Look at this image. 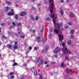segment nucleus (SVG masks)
Wrapping results in <instances>:
<instances>
[{
    "label": "nucleus",
    "instance_id": "24",
    "mask_svg": "<svg viewBox=\"0 0 79 79\" xmlns=\"http://www.w3.org/2000/svg\"><path fill=\"white\" fill-rule=\"evenodd\" d=\"M2 38H4V39H7V37H6L5 35H2Z\"/></svg>",
    "mask_w": 79,
    "mask_h": 79
},
{
    "label": "nucleus",
    "instance_id": "48",
    "mask_svg": "<svg viewBox=\"0 0 79 79\" xmlns=\"http://www.w3.org/2000/svg\"><path fill=\"white\" fill-rule=\"evenodd\" d=\"M61 66L62 67H63V66H64V64H63V63H62L61 64Z\"/></svg>",
    "mask_w": 79,
    "mask_h": 79
},
{
    "label": "nucleus",
    "instance_id": "33",
    "mask_svg": "<svg viewBox=\"0 0 79 79\" xmlns=\"http://www.w3.org/2000/svg\"><path fill=\"white\" fill-rule=\"evenodd\" d=\"M17 26H21V23H17Z\"/></svg>",
    "mask_w": 79,
    "mask_h": 79
},
{
    "label": "nucleus",
    "instance_id": "26",
    "mask_svg": "<svg viewBox=\"0 0 79 79\" xmlns=\"http://www.w3.org/2000/svg\"><path fill=\"white\" fill-rule=\"evenodd\" d=\"M34 74L35 75H37V71L35 70V71Z\"/></svg>",
    "mask_w": 79,
    "mask_h": 79
},
{
    "label": "nucleus",
    "instance_id": "57",
    "mask_svg": "<svg viewBox=\"0 0 79 79\" xmlns=\"http://www.w3.org/2000/svg\"><path fill=\"white\" fill-rule=\"evenodd\" d=\"M61 2H62V3H63V2H64V0H61Z\"/></svg>",
    "mask_w": 79,
    "mask_h": 79
},
{
    "label": "nucleus",
    "instance_id": "41",
    "mask_svg": "<svg viewBox=\"0 0 79 79\" xmlns=\"http://www.w3.org/2000/svg\"><path fill=\"white\" fill-rule=\"evenodd\" d=\"M29 49L30 50H32V47L31 46H30L29 48Z\"/></svg>",
    "mask_w": 79,
    "mask_h": 79
},
{
    "label": "nucleus",
    "instance_id": "47",
    "mask_svg": "<svg viewBox=\"0 0 79 79\" xmlns=\"http://www.w3.org/2000/svg\"><path fill=\"white\" fill-rule=\"evenodd\" d=\"M21 38H23L25 37V36L24 35L21 36Z\"/></svg>",
    "mask_w": 79,
    "mask_h": 79
},
{
    "label": "nucleus",
    "instance_id": "56",
    "mask_svg": "<svg viewBox=\"0 0 79 79\" xmlns=\"http://www.w3.org/2000/svg\"><path fill=\"white\" fill-rule=\"evenodd\" d=\"M38 6H40L41 5V4L39 3L38 4Z\"/></svg>",
    "mask_w": 79,
    "mask_h": 79
},
{
    "label": "nucleus",
    "instance_id": "39",
    "mask_svg": "<svg viewBox=\"0 0 79 79\" xmlns=\"http://www.w3.org/2000/svg\"><path fill=\"white\" fill-rule=\"evenodd\" d=\"M53 24H55L56 23V20H54L53 21Z\"/></svg>",
    "mask_w": 79,
    "mask_h": 79
},
{
    "label": "nucleus",
    "instance_id": "15",
    "mask_svg": "<svg viewBox=\"0 0 79 79\" xmlns=\"http://www.w3.org/2000/svg\"><path fill=\"white\" fill-rule=\"evenodd\" d=\"M46 50L45 51V52H47V50H48V45H46Z\"/></svg>",
    "mask_w": 79,
    "mask_h": 79
},
{
    "label": "nucleus",
    "instance_id": "27",
    "mask_svg": "<svg viewBox=\"0 0 79 79\" xmlns=\"http://www.w3.org/2000/svg\"><path fill=\"white\" fill-rule=\"evenodd\" d=\"M68 24H69V26H72V25H73V23H72L70 22H69L68 23Z\"/></svg>",
    "mask_w": 79,
    "mask_h": 79
},
{
    "label": "nucleus",
    "instance_id": "53",
    "mask_svg": "<svg viewBox=\"0 0 79 79\" xmlns=\"http://www.w3.org/2000/svg\"><path fill=\"white\" fill-rule=\"evenodd\" d=\"M68 56L65 57V58L66 60L68 59Z\"/></svg>",
    "mask_w": 79,
    "mask_h": 79
},
{
    "label": "nucleus",
    "instance_id": "13",
    "mask_svg": "<svg viewBox=\"0 0 79 79\" xmlns=\"http://www.w3.org/2000/svg\"><path fill=\"white\" fill-rule=\"evenodd\" d=\"M49 16L52 18H53L55 17V15L54 14H52V13H51L50 14H49Z\"/></svg>",
    "mask_w": 79,
    "mask_h": 79
},
{
    "label": "nucleus",
    "instance_id": "23",
    "mask_svg": "<svg viewBox=\"0 0 79 79\" xmlns=\"http://www.w3.org/2000/svg\"><path fill=\"white\" fill-rule=\"evenodd\" d=\"M18 65V64L16 62H15L14 64H13L12 66H17Z\"/></svg>",
    "mask_w": 79,
    "mask_h": 79
},
{
    "label": "nucleus",
    "instance_id": "7",
    "mask_svg": "<svg viewBox=\"0 0 79 79\" xmlns=\"http://www.w3.org/2000/svg\"><path fill=\"white\" fill-rule=\"evenodd\" d=\"M7 15H8V16H14V15H15V13L13 12L8 13L7 14Z\"/></svg>",
    "mask_w": 79,
    "mask_h": 79
},
{
    "label": "nucleus",
    "instance_id": "9",
    "mask_svg": "<svg viewBox=\"0 0 79 79\" xmlns=\"http://www.w3.org/2000/svg\"><path fill=\"white\" fill-rule=\"evenodd\" d=\"M69 16L70 18H73L74 17V14L71 12L70 13Z\"/></svg>",
    "mask_w": 79,
    "mask_h": 79
},
{
    "label": "nucleus",
    "instance_id": "16",
    "mask_svg": "<svg viewBox=\"0 0 79 79\" xmlns=\"http://www.w3.org/2000/svg\"><path fill=\"white\" fill-rule=\"evenodd\" d=\"M50 20H51V18L50 17H48L46 19V21H50Z\"/></svg>",
    "mask_w": 79,
    "mask_h": 79
},
{
    "label": "nucleus",
    "instance_id": "29",
    "mask_svg": "<svg viewBox=\"0 0 79 79\" xmlns=\"http://www.w3.org/2000/svg\"><path fill=\"white\" fill-rule=\"evenodd\" d=\"M35 19L36 21H37V20H38L39 19V17L37 16H36L35 17Z\"/></svg>",
    "mask_w": 79,
    "mask_h": 79
},
{
    "label": "nucleus",
    "instance_id": "10",
    "mask_svg": "<svg viewBox=\"0 0 79 79\" xmlns=\"http://www.w3.org/2000/svg\"><path fill=\"white\" fill-rule=\"evenodd\" d=\"M54 32L56 33V34H58V33H59V31L58 30H57L56 29H54Z\"/></svg>",
    "mask_w": 79,
    "mask_h": 79
},
{
    "label": "nucleus",
    "instance_id": "35",
    "mask_svg": "<svg viewBox=\"0 0 79 79\" xmlns=\"http://www.w3.org/2000/svg\"><path fill=\"white\" fill-rule=\"evenodd\" d=\"M38 49H39V48L37 47H35L34 48V49L35 50H37Z\"/></svg>",
    "mask_w": 79,
    "mask_h": 79
},
{
    "label": "nucleus",
    "instance_id": "25",
    "mask_svg": "<svg viewBox=\"0 0 79 79\" xmlns=\"http://www.w3.org/2000/svg\"><path fill=\"white\" fill-rule=\"evenodd\" d=\"M8 46L10 49H11V48H12V46H11V44H8Z\"/></svg>",
    "mask_w": 79,
    "mask_h": 79
},
{
    "label": "nucleus",
    "instance_id": "37",
    "mask_svg": "<svg viewBox=\"0 0 79 79\" xmlns=\"http://www.w3.org/2000/svg\"><path fill=\"white\" fill-rule=\"evenodd\" d=\"M10 78L11 79H13V78H15V76H10Z\"/></svg>",
    "mask_w": 79,
    "mask_h": 79
},
{
    "label": "nucleus",
    "instance_id": "61",
    "mask_svg": "<svg viewBox=\"0 0 79 79\" xmlns=\"http://www.w3.org/2000/svg\"><path fill=\"white\" fill-rule=\"evenodd\" d=\"M55 57L56 58H57V55H55Z\"/></svg>",
    "mask_w": 79,
    "mask_h": 79
},
{
    "label": "nucleus",
    "instance_id": "22",
    "mask_svg": "<svg viewBox=\"0 0 79 79\" xmlns=\"http://www.w3.org/2000/svg\"><path fill=\"white\" fill-rule=\"evenodd\" d=\"M13 48L14 49V50H16V49H18V46L16 45L15 46L13 47Z\"/></svg>",
    "mask_w": 79,
    "mask_h": 79
},
{
    "label": "nucleus",
    "instance_id": "6",
    "mask_svg": "<svg viewBox=\"0 0 79 79\" xmlns=\"http://www.w3.org/2000/svg\"><path fill=\"white\" fill-rule=\"evenodd\" d=\"M57 27L59 29H60V26L62 27L63 26V23H60L58 24L57 25Z\"/></svg>",
    "mask_w": 79,
    "mask_h": 79
},
{
    "label": "nucleus",
    "instance_id": "38",
    "mask_svg": "<svg viewBox=\"0 0 79 79\" xmlns=\"http://www.w3.org/2000/svg\"><path fill=\"white\" fill-rule=\"evenodd\" d=\"M17 43H18V41H16L15 42V45H17Z\"/></svg>",
    "mask_w": 79,
    "mask_h": 79
},
{
    "label": "nucleus",
    "instance_id": "4",
    "mask_svg": "<svg viewBox=\"0 0 79 79\" xmlns=\"http://www.w3.org/2000/svg\"><path fill=\"white\" fill-rule=\"evenodd\" d=\"M27 15V12H22L20 14V16H25Z\"/></svg>",
    "mask_w": 79,
    "mask_h": 79
},
{
    "label": "nucleus",
    "instance_id": "55",
    "mask_svg": "<svg viewBox=\"0 0 79 79\" xmlns=\"http://www.w3.org/2000/svg\"><path fill=\"white\" fill-rule=\"evenodd\" d=\"M11 11L12 12H14V10L13 9H11Z\"/></svg>",
    "mask_w": 79,
    "mask_h": 79
},
{
    "label": "nucleus",
    "instance_id": "3",
    "mask_svg": "<svg viewBox=\"0 0 79 79\" xmlns=\"http://www.w3.org/2000/svg\"><path fill=\"white\" fill-rule=\"evenodd\" d=\"M56 50L54 51V52L55 53H57L58 52H59L61 51V49L60 48H56Z\"/></svg>",
    "mask_w": 79,
    "mask_h": 79
},
{
    "label": "nucleus",
    "instance_id": "32",
    "mask_svg": "<svg viewBox=\"0 0 79 79\" xmlns=\"http://www.w3.org/2000/svg\"><path fill=\"white\" fill-rule=\"evenodd\" d=\"M31 20H34V18L32 16L31 17Z\"/></svg>",
    "mask_w": 79,
    "mask_h": 79
},
{
    "label": "nucleus",
    "instance_id": "42",
    "mask_svg": "<svg viewBox=\"0 0 79 79\" xmlns=\"http://www.w3.org/2000/svg\"><path fill=\"white\" fill-rule=\"evenodd\" d=\"M12 28H13V26H10V27H9V29H12Z\"/></svg>",
    "mask_w": 79,
    "mask_h": 79
},
{
    "label": "nucleus",
    "instance_id": "64",
    "mask_svg": "<svg viewBox=\"0 0 79 79\" xmlns=\"http://www.w3.org/2000/svg\"><path fill=\"white\" fill-rule=\"evenodd\" d=\"M18 5H16V7H18Z\"/></svg>",
    "mask_w": 79,
    "mask_h": 79
},
{
    "label": "nucleus",
    "instance_id": "49",
    "mask_svg": "<svg viewBox=\"0 0 79 79\" xmlns=\"http://www.w3.org/2000/svg\"><path fill=\"white\" fill-rule=\"evenodd\" d=\"M44 64H47V61H45L44 62Z\"/></svg>",
    "mask_w": 79,
    "mask_h": 79
},
{
    "label": "nucleus",
    "instance_id": "43",
    "mask_svg": "<svg viewBox=\"0 0 79 79\" xmlns=\"http://www.w3.org/2000/svg\"><path fill=\"white\" fill-rule=\"evenodd\" d=\"M42 53H45V50H42Z\"/></svg>",
    "mask_w": 79,
    "mask_h": 79
},
{
    "label": "nucleus",
    "instance_id": "5",
    "mask_svg": "<svg viewBox=\"0 0 79 79\" xmlns=\"http://www.w3.org/2000/svg\"><path fill=\"white\" fill-rule=\"evenodd\" d=\"M59 38V40L61 41V40H63V35H61L60 34H59L58 35Z\"/></svg>",
    "mask_w": 79,
    "mask_h": 79
},
{
    "label": "nucleus",
    "instance_id": "2",
    "mask_svg": "<svg viewBox=\"0 0 79 79\" xmlns=\"http://www.w3.org/2000/svg\"><path fill=\"white\" fill-rule=\"evenodd\" d=\"M64 53L65 54L68 55V54H71V52L69 50H68L67 47H65V50L64 51Z\"/></svg>",
    "mask_w": 79,
    "mask_h": 79
},
{
    "label": "nucleus",
    "instance_id": "20",
    "mask_svg": "<svg viewBox=\"0 0 79 79\" xmlns=\"http://www.w3.org/2000/svg\"><path fill=\"white\" fill-rule=\"evenodd\" d=\"M40 57L37 58L36 61L37 62V63H39V61H40Z\"/></svg>",
    "mask_w": 79,
    "mask_h": 79
},
{
    "label": "nucleus",
    "instance_id": "40",
    "mask_svg": "<svg viewBox=\"0 0 79 79\" xmlns=\"http://www.w3.org/2000/svg\"><path fill=\"white\" fill-rule=\"evenodd\" d=\"M5 23H2L0 24V25L2 26H4V25H5Z\"/></svg>",
    "mask_w": 79,
    "mask_h": 79
},
{
    "label": "nucleus",
    "instance_id": "34",
    "mask_svg": "<svg viewBox=\"0 0 79 79\" xmlns=\"http://www.w3.org/2000/svg\"><path fill=\"white\" fill-rule=\"evenodd\" d=\"M71 37L72 39H74V36H73V35H71Z\"/></svg>",
    "mask_w": 79,
    "mask_h": 79
},
{
    "label": "nucleus",
    "instance_id": "17",
    "mask_svg": "<svg viewBox=\"0 0 79 79\" xmlns=\"http://www.w3.org/2000/svg\"><path fill=\"white\" fill-rule=\"evenodd\" d=\"M74 32V30L73 29L71 30L70 33L71 34H73Z\"/></svg>",
    "mask_w": 79,
    "mask_h": 79
},
{
    "label": "nucleus",
    "instance_id": "36",
    "mask_svg": "<svg viewBox=\"0 0 79 79\" xmlns=\"http://www.w3.org/2000/svg\"><path fill=\"white\" fill-rule=\"evenodd\" d=\"M15 74V73H14L13 72H11L10 73V75H13V74Z\"/></svg>",
    "mask_w": 79,
    "mask_h": 79
},
{
    "label": "nucleus",
    "instance_id": "19",
    "mask_svg": "<svg viewBox=\"0 0 79 79\" xmlns=\"http://www.w3.org/2000/svg\"><path fill=\"white\" fill-rule=\"evenodd\" d=\"M67 44L68 45H71V40L68 41Z\"/></svg>",
    "mask_w": 79,
    "mask_h": 79
},
{
    "label": "nucleus",
    "instance_id": "59",
    "mask_svg": "<svg viewBox=\"0 0 79 79\" xmlns=\"http://www.w3.org/2000/svg\"><path fill=\"white\" fill-rule=\"evenodd\" d=\"M18 34H21V32H20L19 31L18 32Z\"/></svg>",
    "mask_w": 79,
    "mask_h": 79
},
{
    "label": "nucleus",
    "instance_id": "63",
    "mask_svg": "<svg viewBox=\"0 0 79 79\" xmlns=\"http://www.w3.org/2000/svg\"><path fill=\"white\" fill-rule=\"evenodd\" d=\"M2 45V42L0 41V45Z\"/></svg>",
    "mask_w": 79,
    "mask_h": 79
},
{
    "label": "nucleus",
    "instance_id": "45",
    "mask_svg": "<svg viewBox=\"0 0 79 79\" xmlns=\"http://www.w3.org/2000/svg\"><path fill=\"white\" fill-rule=\"evenodd\" d=\"M32 9H33V10H35V8L34 7H32Z\"/></svg>",
    "mask_w": 79,
    "mask_h": 79
},
{
    "label": "nucleus",
    "instance_id": "30",
    "mask_svg": "<svg viewBox=\"0 0 79 79\" xmlns=\"http://www.w3.org/2000/svg\"><path fill=\"white\" fill-rule=\"evenodd\" d=\"M44 26H43L42 27V29L41 31V32H43L44 31Z\"/></svg>",
    "mask_w": 79,
    "mask_h": 79
},
{
    "label": "nucleus",
    "instance_id": "11",
    "mask_svg": "<svg viewBox=\"0 0 79 79\" xmlns=\"http://www.w3.org/2000/svg\"><path fill=\"white\" fill-rule=\"evenodd\" d=\"M9 9H10V7L8 6L6 7V9L5 10V11L6 12H7V11H8Z\"/></svg>",
    "mask_w": 79,
    "mask_h": 79
},
{
    "label": "nucleus",
    "instance_id": "62",
    "mask_svg": "<svg viewBox=\"0 0 79 79\" xmlns=\"http://www.w3.org/2000/svg\"><path fill=\"white\" fill-rule=\"evenodd\" d=\"M73 6V5H72V4L70 5V6Z\"/></svg>",
    "mask_w": 79,
    "mask_h": 79
},
{
    "label": "nucleus",
    "instance_id": "50",
    "mask_svg": "<svg viewBox=\"0 0 79 79\" xmlns=\"http://www.w3.org/2000/svg\"><path fill=\"white\" fill-rule=\"evenodd\" d=\"M42 42L43 43H44V38H43V39H42Z\"/></svg>",
    "mask_w": 79,
    "mask_h": 79
},
{
    "label": "nucleus",
    "instance_id": "54",
    "mask_svg": "<svg viewBox=\"0 0 79 79\" xmlns=\"http://www.w3.org/2000/svg\"><path fill=\"white\" fill-rule=\"evenodd\" d=\"M62 45L63 47H64V45H65L64 43H62Z\"/></svg>",
    "mask_w": 79,
    "mask_h": 79
},
{
    "label": "nucleus",
    "instance_id": "8",
    "mask_svg": "<svg viewBox=\"0 0 79 79\" xmlns=\"http://www.w3.org/2000/svg\"><path fill=\"white\" fill-rule=\"evenodd\" d=\"M41 38V37H40V36H38L37 38V40H37V42H38V43H39L40 42V39Z\"/></svg>",
    "mask_w": 79,
    "mask_h": 79
},
{
    "label": "nucleus",
    "instance_id": "14",
    "mask_svg": "<svg viewBox=\"0 0 79 79\" xmlns=\"http://www.w3.org/2000/svg\"><path fill=\"white\" fill-rule=\"evenodd\" d=\"M44 62V60L43 59L41 60L40 62V65H42L43 64V62Z\"/></svg>",
    "mask_w": 79,
    "mask_h": 79
},
{
    "label": "nucleus",
    "instance_id": "58",
    "mask_svg": "<svg viewBox=\"0 0 79 79\" xmlns=\"http://www.w3.org/2000/svg\"><path fill=\"white\" fill-rule=\"evenodd\" d=\"M67 2H69V0H66Z\"/></svg>",
    "mask_w": 79,
    "mask_h": 79
},
{
    "label": "nucleus",
    "instance_id": "1",
    "mask_svg": "<svg viewBox=\"0 0 79 79\" xmlns=\"http://www.w3.org/2000/svg\"><path fill=\"white\" fill-rule=\"evenodd\" d=\"M49 2L51 5V6H50L49 8L50 10V12L51 13L53 12V0H49Z\"/></svg>",
    "mask_w": 79,
    "mask_h": 79
},
{
    "label": "nucleus",
    "instance_id": "44",
    "mask_svg": "<svg viewBox=\"0 0 79 79\" xmlns=\"http://www.w3.org/2000/svg\"><path fill=\"white\" fill-rule=\"evenodd\" d=\"M13 26H16V24H15V22L13 23Z\"/></svg>",
    "mask_w": 79,
    "mask_h": 79
},
{
    "label": "nucleus",
    "instance_id": "60",
    "mask_svg": "<svg viewBox=\"0 0 79 79\" xmlns=\"http://www.w3.org/2000/svg\"><path fill=\"white\" fill-rule=\"evenodd\" d=\"M21 79H24V77H21Z\"/></svg>",
    "mask_w": 79,
    "mask_h": 79
},
{
    "label": "nucleus",
    "instance_id": "31",
    "mask_svg": "<svg viewBox=\"0 0 79 79\" xmlns=\"http://www.w3.org/2000/svg\"><path fill=\"white\" fill-rule=\"evenodd\" d=\"M66 70L67 71V73L69 74V70H68V68H67L66 69Z\"/></svg>",
    "mask_w": 79,
    "mask_h": 79
},
{
    "label": "nucleus",
    "instance_id": "12",
    "mask_svg": "<svg viewBox=\"0 0 79 79\" xmlns=\"http://www.w3.org/2000/svg\"><path fill=\"white\" fill-rule=\"evenodd\" d=\"M6 3L7 5H11V2H9L8 1H6Z\"/></svg>",
    "mask_w": 79,
    "mask_h": 79
},
{
    "label": "nucleus",
    "instance_id": "46",
    "mask_svg": "<svg viewBox=\"0 0 79 79\" xmlns=\"http://www.w3.org/2000/svg\"><path fill=\"white\" fill-rule=\"evenodd\" d=\"M68 26L66 25L65 27V29H68Z\"/></svg>",
    "mask_w": 79,
    "mask_h": 79
},
{
    "label": "nucleus",
    "instance_id": "18",
    "mask_svg": "<svg viewBox=\"0 0 79 79\" xmlns=\"http://www.w3.org/2000/svg\"><path fill=\"white\" fill-rule=\"evenodd\" d=\"M18 17H19V16H18V15H15V19H16L18 20Z\"/></svg>",
    "mask_w": 79,
    "mask_h": 79
},
{
    "label": "nucleus",
    "instance_id": "28",
    "mask_svg": "<svg viewBox=\"0 0 79 79\" xmlns=\"http://www.w3.org/2000/svg\"><path fill=\"white\" fill-rule=\"evenodd\" d=\"M39 79H43V77H42V75H40Z\"/></svg>",
    "mask_w": 79,
    "mask_h": 79
},
{
    "label": "nucleus",
    "instance_id": "21",
    "mask_svg": "<svg viewBox=\"0 0 79 79\" xmlns=\"http://www.w3.org/2000/svg\"><path fill=\"white\" fill-rule=\"evenodd\" d=\"M60 13H61V16H63V13H64V12H63V10H61L60 11Z\"/></svg>",
    "mask_w": 79,
    "mask_h": 79
},
{
    "label": "nucleus",
    "instance_id": "51",
    "mask_svg": "<svg viewBox=\"0 0 79 79\" xmlns=\"http://www.w3.org/2000/svg\"><path fill=\"white\" fill-rule=\"evenodd\" d=\"M33 33H35V30H33Z\"/></svg>",
    "mask_w": 79,
    "mask_h": 79
},
{
    "label": "nucleus",
    "instance_id": "52",
    "mask_svg": "<svg viewBox=\"0 0 79 79\" xmlns=\"http://www.w3.org/2000/svg\"><path fill=\"white\" fill-rule=\"evenodd\" d=\"M51 64H54V63H55V62H54L52 61L51 62Z\"/></svg>",
    "mask_w": 79,
    "mask_h": 79
}]
</instances>
